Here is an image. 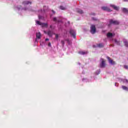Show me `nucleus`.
I'll return each instance as SVG.
<instances>
[{
  "instance_id": "f257e3e1",
  "label": "nucleus",
  "mask_w": 128,
  "mask_h": 128,
  "mask_svg": "<svg viewBox=\"0 0 128 128\" xmlns=\"http://www.w3.org/2000/svg\"><path fill=\"white\" fill-rule=\"evenodd\" d=\"M96 28L95 25H92L90 26V32L92 34H96Z\"/></svg>"
},
{
  "instance_id": "f03ea898",
  "label": "nucleus",
  "mask_w": 128,
  "mask_h": 128,
  "mask_svg": "<svg viewBox=\"0 0 128 128\" xmlns=\"http://www.w3.org/2000/svg\"><path fill=\"white\" fill-rule=\"evenodd\" d=\"M109 22H110V24L108 26H110V24H116V25L120 24V22H118V21L114 20L112 19L110 20Z\"/></svg>"
},
{
  "instance_id": "7ed1b4c3",
  "label": "nucleus",
  "mask_w": 128,
  "mask_h": 128,
  "mask_svg": "<svg viewBox=\"0 0 128 128\" xmlns=\"http://www.w3.org/2000/svg\"><path fill=\"white\" fill-rule=\"evenodd\" d=\"M102 62L100 64V68H106V60L104 58H101Z\"/></svg>"
},
{
  "instance_id": "20e7f679",
  "label": "nucleus",
  "mask_w": 128,
  "mask_h": 128,
  "mask_svg": "<svg viewBox=\"0 0 128 128\" xmlns=\"http://www.w3.org/2000/svg\"><path fill=\"white\" fill-rule=\"evenodd\" d=\"M40 38H42V34L40 32H38L36 33V38L35 39V42H38V39L40 40Z\"/></svg>"
},
{
  "instance_id": "39448f33",
  "label": "nucleus",
  "mask_w": 128,
  "mask_h": 128,
  "mask_svg": "<svg viewBox=\"0 0 128 128\" xmlns=\"http://www.w3.org/2000/svg\"><path fill=\"white\" fill-rule=\"evenodd\" d=\"M70 34L73 36L74 38H76V30L71 29L70 30Z\"/></svg>"
},
{
  "instance_id": "423d86ee",
  "label": "nucleus",
  "mask_w": 128,
  "mask_h": 128,
  "mask_svg": "<svg viewBox=\"0 0 128 128\" xmlns=\"http://www.w3.org/2000/svg\"><path fill=\"white\" fill-rule=\"evenodd\" d=\"M106 58H107L110 64H112L113 66L116 64V62H114L112 60V58H110L109 56H107Z\"/></svg>"
},
{
  "instance_id": "0eeeda50",
  "label": "nucleus",
  "mask_w": 128,
  "mask_h": 128,
  "mask_svg": "<svg viewBox=\"0 0 128 128\" xmlns=\"http://www.w3.org/2000/svg\"><path fill=\"white\" fill-rule=\"evenodd\" d=\"M104 44L102 43H100L99 44H97V46H96L95 45L93 46V48H104Z\"/></svg>"
},
{
  "instance_id": "6e6552de",
  "label": "nucleus",
  "mask_w": 128,
  "mask_h": 128,
  "mask_svg": "<svg viewBox=\"0 0 128 128\" xmlns=\"http://www.w3.org/2000/svg\"><path fill=\"white\" fill-rule=\"evenodd\" d=\"M32 4V2H30L29 1H24L22 2V4H23L24 6H28V4Z\"/></svg>"
},
{
  "instance_id": "1a4fd4ad",
  "label": "nucleus",
  "mask_w": 128,
  "mask_h": 128,
  "mask_svg": "<svg viewBox=\"0 0 128 128\" xmlns=\"http://www.w3.org/2000/svg\"><path fill=\"white\" fill-rule=\"evenodd\" d=\"M102 9L103 10H106V12H112V10L108 7L103 6L102 8Z\"/></svg>"
},
{
  "instance_id": "9d476101",
  "label": "nucleus",
  "mask_w": 128,
  "mask_h": 128,
  "mask_svg": "<svg viewBox=\"0 0 128 128\" xmlns=\"http://www.w3.org/2000/svg\"><path fill=\"white\" fill-rule=\"evenodd\" d=\"M110 6H112V8H114L116 10H118V8H119L118 7L114 5H110Z\"/></svg>"
},
{
  "instance_id": "9b49d317",
  "label": "nucleus",
  "mask_w": 128,
  "mask_h": 128,
  "mask_svg": "<svg viewBox=\"0 0 128 128\" xmlns=\"http://www.w3.org/2000/svg\"><path fill=\"white\" fill-rule=\"evenodd\" d=\"M123 42H124L125 46H126V48H128V42L126 41V40H124Z\"/></svg>"
},
{
  "instance_id": "f8f14e48",
  "label": "nucleus",
  "mask_w": 128,
  "mask_h": 128,
  "mask_svg": "<svg viewBox=\"0 0 128 128\" xmlns=\"http://www.w3.org/2000/svg\"><path fill=\"white\" fill-rule=\"evenodd\" d=\"M114 42L115 44H116L118 46H120V43L122 42V41H118L116 40H114Z\"/></svg>"
},
{
  "instance_id": "ddd939ff",
  "label": "nucleus",
  "mask_w": 128,
  "mask_h": 128,
  "mask_svg": "<svg viewBox=\"0 0 128 128\" xmlns=\"http://www.w3.org/2000/svg\"><path fill=\"white\" fill-rule=\"evenodd\" d=\"M53 32L52 31L49 30L48 32V34L49 36H52Z\"/></svg>"
},
{
  "instance_id": "4468645a",
  "label": "nucleus",
  "mask_w": 128,
  "mask_h": 128,
  "mask_svg": "<svg viewBox=\"0 0 128 128\" xmlns=\"http://www.w3.org/2000/svg\"><path fill=\"white\" fill-rule=\"evenodd\" d=\"M122 12H124L125 14H128V10L126 8H123Z\"/></svg>"
},
{
  "instance_id": "2eb2a0df",
  "label": "nucleus",
  "mask_w": 128,
  "mask_h": 128,
  "mask_svg": "<svg viewBox=\"0 0 128 128\" xmlns=\"http://www.w3.org/2000/svg\"><path fill=\"white\" fill-rule=\"evenodd\" d=\"M108 38H112V33L108 32L107 34Z\"/></svg>"
},
{
  "instance_id": "dca6fc26",
  "label": "nucleus",
  "mask_w": 128,
  "mask_h": 128,
  "mask_svg": "<svg viewBox=\"0 0 128 128\" xmlns=\"http://www.w3.org/2000/svg\"><path fill=\"white\" fill-rule=\"evenodd\" d=\"M77 12H78V14H84V12L82 11V10H80V9H78L77 10Z\"/></svg>"
},
{
  "instance_id": "f3484780",
  "label": "nucleus",
  "mask_w": 128,
  "mask_h": 128,
  "mask_svg": "<svg viewBox=\"0 0 128 128\" xmlns=\"http://www.w3.org/2000/svg\"><path fill=\"white\" fill-rule=\"evenodd\" d=\"M122 90H127L128 92V88L126 86H122Z\"/></svg>"
},
{
  "instance_id": "a211bd4d",
  "label": "nucleus",
  "mask_w": 128,
  "mask_h": 128,
  "mask_svg": "<svg viewBox=\"0 0 128 128\" xmlns=\"http://www.w3.org/2000/svg\"><path fill=\"white\" fill-rule=\"evenodd\" d=\"M42 26H45V28H47L48 24L47 23H42Z\"/></svg>"
},
{
  "instance_id": "6ab92c4d",
  "label": "nucleus",
  "mask_w": 128,
  "mask_h": 128,
  "mask_svg": "<svg viewBox=\"0 0 128 128\" xmlns=\"http://www.w3.org/2000/svg\"><path fill=\"white\" fill-rule=\"evenodd\" d=\"M36 24L39 26H42V23L40 22V21H36Z\"/></svg>"
},
{
  "instance_id": "aec40b11",
  "label": "nucleus",
  "mask_w": 128,
  "mask_h": 128,
  "mask_svg": "<svg viewBox=\"0 0 128 128\" xmlns=\"http://www.w3.org/2000/svg\"><path fill=\"white\" fill-rule=\"evenodd\" d=\"M60 10H66V8L64 7V6H60Z\"/></svg>"
},
{
  "instance_id": "412c9836",
  "label": "nucleus",
  "mask_w": 128,
  "mask_h": 128,
  "mask_svg": "<svg viewBox=\"0 0 128 128\" xmlns=\"http://www.w3.org/2000/svg\"><path fill=\"white\" fill-rule=\"evenodd\" d=\"M61 44H62V46H64V40H61Z\"/></svg>"
},
{
  "instance_id": "4be33fe9",
  "label": "nucleus",
  "mask_w": 128,
  "mask_h": 128,
  "mask_svg": "<svg viewBox=\"0 0 128 128\" xmlns=\"http://www.w3.org/2000/svg\"><path fill=\"white\" fill-rule=\"evenodd\" d=\"M79 54H86V52H79Z\"/></svg>"
},
{
  "instance_id": "5701e85b",
  "label": "nucleus",
  "mask_w": 128,
  "mask_h": 128,
  "mask_svg": "<svg viewBox=\"0 0 128 128\" xmlns=\"http://www.w3.org/2000/svg\"><path fill=\"white\" fill-rule=\"evenodd\" d=\"M124 68H125L126 70H128V66L127 65H124Z\"/></svg>"
},
{
  "instance_id": "b1692460",
  "label": "nucleus",
  "mask_w": 128,
  "mask_h": 128,
  "mask_svg": "<svg viewBox=\"0 0 128 128\" xmlns=\"http://www.w3.org/2000/svg\"><path fill=\"white\" fill-rule=\"evenodd\" d=\"M54 34L56 36V39L58 40V34Z\"/></svg>"
},
{
  "instance_id": "393cba45",
  "label": "nucleus",
  "mask_w": 128,
  "mask_h": 128,
  "mask_svg": "<svg viewBox=\"0 0 128 128\" xmlns=\"http://www.w3.org/2000/svg\"><path fill=\"white\" fill-rule=\"evenodd\" d=\"M54 22H56V18L54 17L53 18Z\"/></svg>"
},
{
  "instance_id": "a878e982",
  "label": "nucleus",
  "mask_w": 128,
  "mask_h": 128,
  "mask_svg": "<svg viewBox=\"0 0 128 128\" xmlns=\"http://www.w3.org/2000/svg\"><path fill=\"white\" fill-rule=\"evenodd\" d=\"M52 46V44H51L50 42H49V43L48 44V46Z\"/></svg>"
},
{
  "instance_id": "bb28decb",
  "label": "nucleus",
  "mask_w": 128,
  "mask_h": 128,
  "mask_svg": "<svg viewBox=\"0 0 128 128\" xmlns=\"http://www.w3.org/2000/svg\"><path fill=\"white\" fill-rule=\"evenodd\" d=\"M92 20H98V19L95 18H92Z\"/></svg>"
},
{
  "instance_id": "cd10ccee",
  "label": "nucleus",
  "mask_w": 128,
  "mask_h": 128,
  "mask_svg": "<svg viewBox=\"0 0 128 128\" xmlns=\"http://www.w3.org/2000/svg\"><path fill=\"white\" fill-rule=\"evenodd\" d=\"M46 42H48V40H50V39L46 38L45 40Z\"/></svg>"
},
{
  "instance_id": "c85d7f7f",
  "label": "nucleus",
  "mask_w": 128,
  "mask_h": 128,
  "mask_svg": "<svg viewBox=\"0 0 128 128\" xmlns=\"http://www.w3.org/2000/svg\"><path fill=\"white\" fill-rule=\"evenodd\" d=\"M52 12H53V14H56V12H54V10H52Z\"/></svg>"
},
{
  "instance_id": "c756f323",
  "label": "nucleus",
  "mask_w": 128,
  "mask_h": 128,
  "mask_svg": "<svg viewBox=\"0 0 128 128\" xmlns=\"http://www.w3.org/2000/svg\"><path fill=\"white\" fill-rule=\"evenodd\" d=\"M92 16H96V14H95V13H93V14H92Z\"/></svg>"
},
{
  "instance_id": "7c9ffc66",
  "label": "nucleus",
  "mask_w": 128,
  "mask_h": 128,
  "mask_svg": "<svg viewBox=\"0 0 128 128\" xmlns=\"http://www.w3.org/2000/svg\"><path fill=\"white\" fill-rule=\"evenodd\" d=\"M38 18L40 19V18H42V16H39Z\"/></svg>"
},
{
  "instance_id": "2f4dec72",
  "label": "nucleus",
  "mask_w": 128,
  "mask_h": 128,
  "mask_svg": "<svg viewBox=\"0 0 128 128\" xmlns=\"http://www.w3.org/2000/svg\"><path fill=\"white\" fill-rule=\"evenodd\" d=\"M124 2H128V0H124Z\"/></svg>"
},
{
  "instance_id": "473e14b6",
  "label": "nucleus",
  "mask_w": 128,
  "mask_h": 128,
  "mask_svg": "<svg viewBox=\"0 0 128 128\" xmlns=\"http://www.w3.org/2000/svg\"><path fill=\"white\" fill-rule=\"evenodd\" d=\"M52 26H50V28H52Z\"/></svg>"
}]
</instances>
